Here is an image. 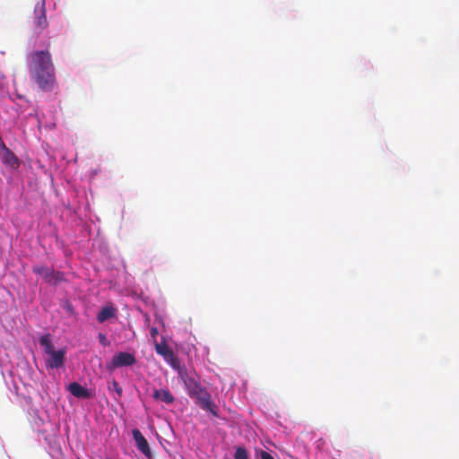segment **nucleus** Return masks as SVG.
<instances>
[{
	"label": "nucleus",
	"instance_id": "f257e3e1",
	"mask_svg": "<svg viewBox=\"0 0 459 459\" xmlns=\"http://www.w3.org/2000/svg\"><path fill=\"white\" fill-rule=\"evenodd\" d=\"M30 57L29 71L31 79L42 91H51L56 82V75L50 53L48 50L35 51Z\"/></svg>",
	"mask_w": 459,
	"mask_h": 459
},
{
	"label": "nucleus",
	"instance_id": "f03ea898",
	"mask_svg": "<svg viewBox=\"0 0 459 459\" xmlns=\"http://www.w3.org/2000/svg\"><path fill=\"white\" fill-rule=\"evenodd\" d=\"M39 342L43 348V351L48 356L47 359V366L50 368H59L64 366L66 354L65 348L55 351L54 345L50 339V334L47 333L39 338Z\"/></svg>",
	"mask_w": 459,
	"mask_h": 459
},
{
	"label": "nucleus",
	"instance_id": "7ed1b4c3",
	"mask_svg": "<svg viewBox=\"0 0 459 459\" xmlns=\"http://www.w3.org/2000/svg\"><path fill=\"white\" fill-rule=\"evenodd\" d=\"M196 400V403L204 411H209L215 417H219L217 405L211 400V394L203 387L189 394Z\"/></svg>",
	"mask_w": 459,
	"mask_h": 459
},
{
	"label": "nucleus",
	"instance_id": "20e7f679",
	"mask_svg": "<svg viewBox=\"0 0 459 459\" xmlns=\"http://www.w3.org/2000/svg\"><path fill=\"white\" fill-rule=\"evenodd\" d=\"M196 400V403L204 411H209L215 417H219L217 405L211 400V394L203 387L189 394Z\"/></svg>",
	"mask_w": 459,
	"mask_h": 459
},
{
	"label": "nucleus",
	"instance_id": "39448f33",
	"mask_svg": "<svg viewBox=\"0 0 459 459\" xmlns=\"http://www.w3.org/2000/svg\"><path fill=\"white\" fill-rule=\"evenodd\" d=\"M35 18H34V25L36 29L39 31H42L48 25L47 15H46V8L45 2L41 0L35 5L34 9Z\"/></svg>",
	"mask_w": 459,
	"mask_h": 459
},
{
	"label": "nucleus",
	"instance_id": "423d86ee",
	"mask_svg": "<svg viewBox=\"0 0 459 459\" xmlns=\"http://www.w3.org/2000/svg\"><path fill=\"white\" fill-rule=\"evenodd\" d=\"M135 362V357L132 353L121 351L113 356L111 359V367L116 368L133 366Z\"/></svg>",
	"mask_w": 459,
	"mask_h": 459
},
{
	"label": "nucleus",
	"instance_id": "0eeeda50",
	"mask_svg": "<svg viewBox=\"0 0 459 459\" xmlns=\"http://www.w3.org/2000/svg\"><path fill=\"white\" fill-rule=\"evenodd\" d=\"M179 377L184 382L188 395L196 390L200 391L202 387L200 383L195 379V376L188 373L187 370H179Z\"/></svg>",
	"mask_w": 459,
	"mask_h": 459
},
{
	"label": "nucleus",
	"instance_id": "6e6552de",
	"mask_svg": "<svg viewBox=\"0 0 459 459\" xmlns=\"http://www.w3.org/2000/svg\"><path fill=\"white\" fill-rule=\"evenodd\" d=\"M133 437L135 441V445L137 449L141 451L146 457H152V451L149 446V443L147 439L143 437L141 431L137 429H133L132 431Z\"/></svg>",
	"mask_w": 459,
	"mask_h": 459
},
{
	"label": "nucleus",
	"instance_id": "1a4fd4ad",
	"mask_svg": "<svg viewBox=\"0 0 459 459\" xmlns=\"http://www.w3.org/2000/svg\"><path fill=\"white\" fill-rule=\"evenodd\" d=\"M68 390L77 398L87 399L91 397V392L76 382L71 383L68 386Z\"/></svg>",
	"mask_w": 459,
	"mask_h": 459
},
{
	"label": "nucleus",
	"instance_id": "9d476101",
	"mask_svg": "<svg viewBox=\"0 0 459 459\" xmlns=\"http://www.w3.org/2000/svg\"><path fill=\"white\" fill-rule=\"evenodd\" d=\"M153 398L167 404H171L175 401L174 396L168 389L154 390Z\"/></svg>",
	"mask_w": 459,
	"mask_h": 459
},
{
	"label": "nucleus",
	"instance_id": "9b49d317",
	"mask_svg": "<svg viewBox=\"0 0 459 459\" xmlns=\"http://www.w3.org/2000/svg\"><path fill=\"white\" fill-rule=\"evenodd\" d=\"M4 151L3 161L4 164L10 166L13 169H17L20 165L19 160L16 155L5 146Z\"/></svg>",
	"mask_w": 459,
	"mask_h": 459
},
{
	"label": "nucleus",
	"instance_id": "f8f14e48",
	"mask_svg": "<svg viewBox=\"0 0 459 459\" xmlns=\"http://www.w3.org/2000/svg\"><path fill=\"white\" fill-rule=\"evenodd\" d=\"M116 315V309L109 306L104 307L98 314L97 319L99 322L103 323L106 320L114 317Z\"/></svg>",
	"mask_w": 459,
	"mask_h": 459
},
{
	"label": "nucleus",
	"instance_id": "ddd939ff",
	"mask_svg": "<svg viewBox=\"0 0 459 459\" xmlns=\"http://www.w3.org/2000/svg\"><path fill=\"white\" fill-rule=\"evenodd\" d=\"M33 272L37 274H39L40 276L43 277V279L47 281V282H52V279H51V275H52V272L53 270L48 268V267H45V266H40V267H34L33 268Z\"/></svg>",
	"mask_w": 459,
	"mask_h": 459
},
{
	"label": "nucleus",
	"instance_id": "4468645a",
	"mask_svg": "<svg viewBox=\"0 0 459 459\" xmlns=\"http://www.w3.org/2000/svg\"><path fill=\"white\" fill-rule=\"evenodd\" d=\"M167 363H169L174 369H177L179 373V370H186L185 368L180 367V362L178 358L175 355L174 351L170 353L167 358L164 359Z\"/></svg>",
	"mask_w": 459,
	"mask_h": 459
},
{
	"label": "nucleus",
	"instance_id": "2eb2a0df",
	"mask_svg": "<svg viewBox=\"0 0 459 459\" xmlns=\"http://www.w3.org/2000/svg\"><path fill=\"white\" fill-rule=\"evenodd\" d=\"M167 363H169L174 369H177L179 373V370H186L185 368L180 367V362L178 358L175 355L174 351L170 353L167 358L164 359Z\"/></svg>",
	"mask_w": 459,
	"mask_h": 459
},
{
	"label": "nucleus",
	"instance_id": "dca6fc26",
	"mask_svg": "<svg viewBox=\"0 0 459 459\" xmlns=\"http://www.w3.org/2000/svg\"><path fill=\"white\" fill-rule=\"evenodd\" d=\"M155 351L159 355L162 356L163 359L167 358V356L173 352L166 342L155 343Z\"/></svg>",
	"mask_w": 459,
	"mask_h": 459
},
{
	"label": "nucleus",
	"instance_id": "f3484780",
	"mask_svg": "<svg viewBox=\"0 0 459 459\" xmlns=\"http://www.w3.org/2000/svg\"><path fill=\"white\" fill-rule=\"evenodd\" d=\"M235 459H248L247 451L242 446H238L234 455Z\"/></svg>",
	"mask_w": 459,
	"mask_h": 459
},
{
	"label": "nucleus",
	"instance_id": "a211bd4d",
	"mask_svg": "<svg viewBox=\"0 0 459 459\" xmlns=\"http://www.w3.org/2000/svg\"><path fill=\"white\" fill-rule=\"evenodd\" d=\"M51 279L53 280L51 283L52 284H56L57 282L63 281L65 280L64 273H60V272L53 271L52 272V275H51Z\"/></svg>",
	"mask_w": 459,
	"mask_h": 459
},
{
	"label": "nucleus",
	"instance_id": "6ab92c4d",
	"mask_svg": "<svg viewBox=\"0 0 459 459\" xmlns=\"http://www.w3.org/2000/svg\"><path fill=\"white\" fill-rule=\"evenodd\" d=\"M111 386H112L113 390L117 394L118 396L122 395V393H123L122 387L118 385V383L116 380H113L110 383L109 388H111Z\"/></svg>",
	"mask_w": 459,
	"mask_h": 459
},
{
	"label": "nucleus",
	"instance_id": "aec40b11",
	"mask_svg": "<svg viewBox=\"0 0 459 459\" xmlns=\"http://www.w3.org/2000/svg\"><path fill=\"white\" fill-rule=\"evenodd\" d=\"M260 456L261 459H274L269 453L265 451H262Z\"/></svg>",
	"mask_w": 459,
	"mask_h": 459
},
{
	"label": "nucleus",
	"instance_id": "412c9836",
	"mask_svg": "<svg viewBox=\"0 0 459 459\" xmlns=\"http://www.w3.org/2000/svg\"><path fill=\"white\" fill-rule=\"evenodd\" d=\"M100 342L103 344V345H107L108 344V342H107V339H106V336L103 335L102 333L100 334Z\"/></svg>",
	"mask_w": 459,
	"mask_h": 459
},
{
	"label": "nucleus",
	"instance_id": "4be33fe9",
	"mask_svg": "<svg viewBox=\"0 0 459 459\" xmlns=\"http://www.w3.org/2000/svg\"><path fill=\"white\" fill-rule=\"evenodd\" d=\"M150 333L152 337L154 338L158 334V329L156 327H152Z\"/></svg>",
	"mask_w": 459,
	"mask_h": 459
}]
</instances>
